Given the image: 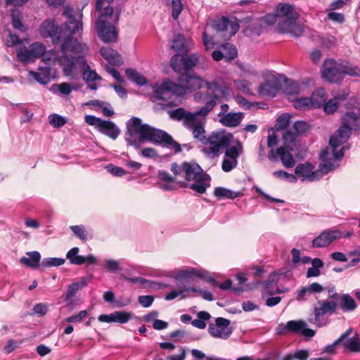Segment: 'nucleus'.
<instances>
[{
	"label": "nucleus",
	"mask_w": 360,
	"mask_h": 360,
	"mask_svg": "<svg viewBox=\"0 0 360 360\" xmlns=\"http://www.w3.org/2000/svg\"><path fill=\"white\" fill-rule=\"evenodd\" d=\"M323 290V287L319 283L314 282L311 284L302 287L296 292V300L298 301L306 300V296L309 293H319Z\"/></svg>",
	"instance_id": "28"
},
{
	"label": "nucleus",
	"mask_w": 360,
	"mask_h": 360,
	"mask_svg": "<svg viewBox=\"0 0 360 360\" xmlns=\"http://www.w3.org/2000/svg\"><path fill=\"white\" fill-rule=\"evenodd\" d=\"M79 251V248L75 247L70 249L67 255V259L70 260V263L76 265H81L85 262L89 264H94L96 262V257L93 255H89L87 257L78 255Z\"/></svg>",
	"instance_id": "22"
},
{
	"label": "nucleus",
	"mask_w": 360,
	"mask_h": 360,
	"mask_svg": "<svg viewBox=\"0 0 360 360\" xmlns=\"http://www.w3.org/2000/svg\"><path fill=\"white\" fill-rule=\"evenodd\" d=\"M198 61V53L174 55L171 58V66L175 72L186 75L197 65Z\"/></svg>",
	"instance_id": "12"
},
{
	"label": "nucleus",
	"mask_w": 360,
	"mask_h": 360,
	"mask_svg": "<svg viewBox=\"0 0 360 360\" xmlns=\"http://www.w3.org/2000/svg\"><path fill=\"white\" fill-rule=\"evenodd\" d=\"M319 306L315 307L314 309V323L320 326L321 321L323 320V316L326 314H333L335 312L338 308V304L333 300H319Z\"/></svg>",
	"instance_id": "17"
},
{
	"label": "nucleus",
	"mask_w": 360,
	"mask_h": 360,
	"mask_svg": "<svg viewBox=\"0 0 360 360\" xmlns=\"http://www.w3.org/2000/svg\"><path fill=\"white\" fill-rule=\"evenodd\" d=\"M276 13L278 17L283 18L278 22L277 29L279 32L290 34L295 37L302 34L304 29L302 25L297 22L299 14L293 6L289 4H279Z\"/></svg>",
	"instance_id": "5"
},
{
	"label": "nucleus",
	"mask_w": 360,
	"mask_h": 360,
	"mask_svg": "<svg viewBox=\"0 0 360 360\" xmlns=\"http://www.w3.org/2000/svg\"><path fill=\"white\" fill-rule=\"evenodd\" d=\"M311 101L312 108H320L326 101L328 96L326 90L319 87L316 89L309 97Z\"/></svg>",
	"instance_id": "31"
},
{
	"label": "nucleus",
	"mask_w": 360,
	"mask_h": 360,
	"mask_svg": "<svg viewBox=\"0 0 360 360\" xmlns=\"http://www.w3.org/2000/svg\"><path fill=\"white\" fill-rule=\"evenodd\" d=\"M12 25L14 29L18 30L21 32L25 31L24 25L22 22L20 14L18 12L13 11L12 12Z\"/></svg>",
	"instance_id": "50"
},
{
	"label": "nucleus",
	"mask_w": 360,
	"mask_h": 360,
	"mask_svg": "<svg viewBox=\"0 0 360 360\" xmlns=\"http://www.w3.org/2000/svg\"><path fill=\"white\" fill-rule=\"evenodd\" d=\"M172 17L174 20L178 19L180 13L182 11L183 6L181 4V0H172Z\"/></svg>",
	"instance_id": "58"
},
{
	"label": "nucleus",
	"mask_w": 360,
	"mask_h": 360,
	"mask_svg": "<svg viewBox=\"0 0 360 360\" xmlns=\"http://www.w3.org/2000/svg\"><path fill=\"white\" fill-rule=\"evenodd\" d=\"M184 86L174 84L170 81L163 82L155 90V97L159 100L171 99L173 96H182L186 94L187 88L186 84L182 82Z\"/></svg>",
	"instance_id": "13"
},
{
	"label": "nucleus",
	"mask_w": 360,
	"mask_h": 360,
	"mask_svg": "<svg viewBox=\"0 0 360 360\" xmlns=\"http://www.w3.org/2000/svg\"><path fill=\"white\" fill-rule=\"evenodd\" d=\"M329 155L328 149H323L320 153V158L323 162L319 165L317 169H315L314 165L310 162L301 163L295 167L296 175L299 177L314 179L323 178L325 174H327L340 165L339 163L333 162V158L329 157Z\"/></svg>",
	"instance_id": "6"
},
{
	"label": "nucleus",
	"mask_w": 360,
	"mask_h": 360,
	"mask_svg": "<svg viewBox=\"0 0 360 360\" xmlns=\"http://www.w3.org/2000/svg\"><path fill=\"white\" fill-rule=\"evenodd\" d=\"M342 297L340 305L343 311H352L356 308L355 300L349 295L342 294Z\"/></svg>",
	"instance_id": "39"
},
{
	"label": "nucleus",
	"mask_w": 360,
	"mask_h": 360,
	"mask_svg": "<svg viewBox=\"0 0 360 360\" xmlns=\"http://www.w3.org/2000/svg\"><path fill=\"white\" fill-rule=\"evenodd\" d=\"M226 148L225 155L229 158L237 160L238 157L243 152V146L239 141H236L235 145L227 146Z\"/></svg>",
	"instance_id": "40"
},
{
	"label": "nucleus",
	"mask_w": 360,
	"mask_h": 360,
	"mask_svg": "<svg viewBox=\"0 0 360 360\" xmlns=\"http://www.w3.org/2000/svg\"><path fill=\"white\" fill-rule=\"evenodd\" d=\"M288 148L281 146L276 149H270L268 153V159L276 162L281 160L285 168H291L295 165V160Z\"/></svg>",
	"instance_id": "16"
},
{
	"label": "nucleus",
	"mask_w": 360,
	"mask_h": 360,
	"mask_svg": "<svg viewBox=\"0 0 360 360\" xmlns=\"http://www.w3.org/2000/svg\"><path fill=\"white\" fill-rule=\"evenodd\" d=\"M180 80L185 82L188 90L195 91L202 88L206 89L205 92L198 91L194 94V98L196 101H204L209 94H215V92L220 93L224 98L230 96V90L226 86H221L216 82H206L198 76L186 74Z\"/></svg>",
	"instance_id": "4"
},
{
	"label": "nucleus",
	"mask_w": 360,
	"mask_h": 360,
	"mask_svg": "<svg viewBox=\"0 0 360 360\" xmlns=\"http://www.w3.org/2000/svg\"><path fill=\"white\" fill-rule=\"evenodd\" d=\"M92 104L94 105H97L102 108V112L106 117H111L114 114V111L112 108H108L107 106H103L104 103L99 101H91L86 103V105Z\"/></svg>",
	"instance_id": "55"
},
{
	"label": "nucleus",
	"mask_w": 360,
	"mask_h": 360,
	"mask_svg": "<svg viewBox=\"0 0 360 360\" xmlns=\"http://www.w3.org/2000/svg\"><path fill=\"white\" fill-rule=\"evenodd\" d=\"M125 73L127 77L134 83L139 86H144L147 84L146 78L141 73L137 72L136 70L132 68H127Z\"/></svg>",
	"instance_id": "36"
},
{
	"label": "nucleus",
	"mask_w": 360,
	"mask_h": 360,
	"mask_svg": "<svg viewBox=\"0 0 360 360\" xmlns=\"http://www.w3.org/2000/svg\"><path fill=\"white\" fill-rule=\"evenodd\" d=\"M359 76L360 69L349 63H339L333 59L326 60L322 68V76L330 83H339L344 77Z\"/></svg>",
	"instance_id": "7"
},
{
	"label": "nucleus",
	"mask_w": 360,
	"mask_h": 360,
	"mask_svg": "<svg viewBox=\"0 0 360 360\" xmlns=\"http://www.w3.org/2000/svg\"><path fill=\"white\" fill-rule=\"evenodd\" d=\"M353 333L352 328H348L344 333H342L339 338L335 340V345H342L345 349L347 348V344L349 342V338Z\"/></svg>",
	"instance_id": "51"
},
{
	"label": "nucleus",
	"mask_w": 360,
	"mask_h": 360,
	"mask_svg": "<svg viewBox=\"0 0 360 360\" xmlns=\"http://www.w3.org/2000/svg\"><path fill=\"white\" fill-rule=\"evenodd\" d=\"M342 237V232L338 229H327L322 231L311 242V247L316 248L328 246L333 241Z\"/></svg>",
	"instance_id": "18"
},
{
	"label": "nucleus",
	"mask_w": 360,
	"mask_h": 360,
	"mask_svg": "<svg viewBox=\"0 0 360 360\" xmlns=\"http://www.w3.org/2000/svg\"><path fill=\"white\" fill-rule=\"evenodd\" d=\"M207 272L198 270L195 268L191 267L189 269L181 270L177 275V279H183L185 283H191L194 277L200 278L206 282L210 283L213 286H218L223 290H231L234 292L240 293L243 292L242 287L232 288V281L227 279L221 283H219L213 277L206 276Z\"/></svg>",
	"instance_id": "9"
},
{
	"label": "nucleus",
	"mask_w": 360,
	"mask_h": 360,
	"mask_svg": "<svg viewBox=\"0 0 360 360\" xmlns=\"http://www.w3.org/2000/svg\"><path fill=\"white\" fill-rule=\"evenodd\" d=\"M214 194L218 200L225 198L234 199L238 197L243 196V192L242 191H233L224 187H217L214 189Z\"/></svg>",
	"instance_id": "32"
},
{
	"label": "nucleus",
	"mask_w": 360,
	"mask_h": 360,
	"mask_svg": "<svg viewBox=\"0 0 360 360\" xmlns=\"http://www.w3.org/2000/svg\"><path fill=\"white\" fill-rule=\"evenodd\" d=\"M352 134V128L349 126L342 124L338 129L331 135L329 140L330 148L329 157H331L332 162L339 163V161L344 155L345 146H342L349 139ZM325 149H328L326 148Z\"/></svg>",
	"instance_id": "8"
},
{
	"label": "nucleus",
	"mask_w": 360,
	"mask_h": 360,
	"mask_svg": "<svg viewBox=\"0 0 360 360\" xmlns=\"http://www.w3.org/2000/svg\"><path fill=\"white\" fill-rule=\"evenodd\" d=\"M346 349L352 352H360V338L356 332L349 339V342L347 344Z\"/></svg>",
	"instance_id": "45"
},
{
	"label": "nucleus",
	"mask_w": 360,
	"mask_h": 360,
	"mask_svg": "<svg viewBox=\"0 0 360 360\" xmlns=\"http://www.w3.org/2000/svg\"><path fill=\"white\" fill-rule=\"evenodd\" d=\"M84 120L88 124L94 126L97 129H98L103 121L101 118L90 115H86L84 117Z\"/></svg>",
	"instance_id": "64"
},
{
	"label": "nucleus",
	"mask_w": 360,
	"mask_h": 360,
	"mask_svg": "<svg viewBox=\"0 0 360 360\" xmlns=\"http://www.w3.org/2000/svg\"><path fill=\"white\" fill-rule=\"evenodd\" d=\"M29 75L32 76L36 81L41 84H46L50 80L49 72L47 70H44L41 72L30 70L29 71Z\"/></svg>",
	"instance_id": "44"
},
{
	"label": "nucleus",
	"mask_w": 360,
	"mask_h": 360,
	"mask_svg": "<svg viewBox=\"0 0 360 360\" xmlns=\"http://www.w3.org/2000/svg\"><path fill=\"white\" fill-rule=\"evenodd\" d=\"M244 117L243 112H229L224 115L219 122L226 127H235L238 126Z\"/></svg>",
	"instance_id": "27"
},
{
	"label": "nucleus",
	"mask_w": 360,
	"mask_h": 360,
	"mask_svg": "<svg viewBox=\"0 0 360 360\" xmlns=\"http://www.w3.org/2000/svg\"><path fill=\"white\" fill-rule=\"evenodd\" d=\"M224 50H228L227 53H225V58L229 60L236 58L238 56L237 49L231 44H226L222 46Z\"/></svg>",
	"instance_id": "56"
},
{
	"label": "nucleus",
	"mask_w": 360,
	"mask_h": 360,
	"mask_svg": "<svg viewBox=\"0 0 360 360\" xmlns=\"http://www.w3.org/2000/svg\"><path fill=\"white\" fill-rule=\"evenodd\" d=\"M79 288L80 284L79 283H73L69 285L65 294V300H70L76 295Z\"/></svg>",
	"instance_id": "57"
},
{
	"label": "nucleus",
	"mask_w": 360,
	"mask_h": 360,
	"mask_svg": "<svg viewBox=\"0 0 360 360\" xmlns=\"http://www.w3.org/2000/svg\"><path fill=\"white\" fill-rule=\"evenodd\" d=\"M46 52V46L39 42H34L29 47L20 46L17 49L18 60L24 63L34 62L37 58L44 56Z\"/></svg>",
	"instance_id": "11"
},
{
	"label": "nucleus",
	"mask_w": 360,
	"mask_h": 360,
	"mask_svg": "<svg viewBox=\"0 0 360 360\" xmlns=\"http://www.w3.org/2000/svg\"><path fill=\"white\" fill-rule=\"evenodd\" d=\"M98 130L113 140H115L120 134V129L110 120H103Z\"/></svg>",
	"instance_id": "26"
},
{
	"label": "nucleus",
	"mask_w": 360,
	"mask_h": 360,
	"mask_svg": "<svg viewBox=\"0 0 360 360\" xmlns=\"http://www.w3.org/2000/svg\"><path fill=\"white\" fill-rule=\"evenodd\" d=\"M169 116L172 120L180 121L184 120V125L186 127V125L191 124L193 122L195 117L192 112H187L183 108H179L169 112Z\"/></svg>",
	"instance_id": "25"
},
{
	"label": "nucleus",
	"mask_w": 360,
	"mask_h": 360,
	"mask_svg": "<svg viewBox=\"0 0 360 360\" xmlns=\"http://www.w3.org/2000/svg\"><path fill=\"white\" fill-rule=\"evenodd\" d=\"M70 228L77 238L82 240H87V232L83 226L74 225Z\"/></svg>",
	"instance_id": "54"
},
{
	"label": "nucleus",
	"mask_w": 360,
	"mask_h": 360,
	"mask_svg": "<svg viewBox=\"0 0 360 360\" xmlns=\"http://www.w3.org/2000/svg\"><path fill=\"white\" fill-rule=\"evenodd\" d=\"M279 89V84L276 80H266L259 88V94L264 96L274 97Z\"/></svg>",
	"instance_id": "30"
},
{
	"label": "nucleus",
	"mask_w": 360,
	"mask_h": 360,
	"mask_svg": "<svg viewBox=\"0 0 360 360\" xmlns=\"http://www.w3.org/2000/svg\"><path fill=\"white\" fill-rule=\"evenodd\" d=\"M29 257H23L20 259V262L28 267L40 268L41 255L37 251L27 252Z\"/></svg>",
	"instance_id": "34"
},
{
	"label": "nucleus",
	"mask_w": 360,
	"mask_h": 360,
	"mask_svg": "<svg viewBox=\"0 0 360 360\" xmlns=\"http://www.w3.org/2000/svg\"><path fill=\"white\" fill-rule=\"evenodd\" d=\"M297 137V134L291 128L285 130L283 134L284 147L292 150L296 146Z\"/></svg>",
	"instance_id": "37"
},
{
	"label": "nucleus",
	"mask_w": 360,
	"mask_h": 360,
	"mask_svg": "<svg viewBox=\"0 0 360 360\" xmlns=\"http://www.w3.org/2000/svg\"><path fill=\"white\" fill-rule=\"evenodd\" d=\"M87 50L81 53H69L62 56L60 58V63L63 66V73L65 76H71L75 70L79 69L83 70V79L86 83L101 80V77L94 70H91L86 62L84 54Z\"/></svg>",
	"instance_id": "3"
},
{
	"label": "nucleus",
	"mask_w": 360,
	"mask_h": 360,
	"mask_svg": "<svg viewBox=\"0 0 360 360\" xmlns=\"http://www.w3.org/2000/svg\"><path fill=\"white\" fill-rule=\"evenodd\" d=\"M65 262V259L57 257L44 258L40 264V269L44 270L51 266H58L63 265Z\"/></svg>",
	"instance_id": "42"
},
{
	"label": "nucleus",
	"mask_w": 360,
	"mask_h": 360,
	"mask_svg": "<svg viewBox=\"0 0 360 360\" xmlns=\"http://www.w3.org/2000/svg\"><path fill=\"white\" fill-rule=\"evenodd\" d=\"M233 138L231 134L224 131H214L207 138L205 144L209 146L205 147L203 151L212 156L217 155L221 149L229 145Z\"/></svg>",
	"instance_id": "10"
},
{
	"label": "nucleus",
	"mask_w": 360,
	"mask_h": 360,
	"mask_svg": "<svg viewBox=\"0 0 360 360\" xmlns=\"http://www.w3.org/2000/svg\"><path fill=\"white\" fill-rule=\"evenodd\" d=\"M186 127L192 131L195 139L199 140L202 143L205 144L207 137L205 135V130L204 124L198 117H195V116L193 122L191 124L186 125Z\"/></svg>",
	"instance_id": "24"
},
{
	"label": "nucleus",
	"mask_w": 360,
	"mask_h": 360,
	"mask_svg": "<svg viewBox=\"0 0 360 360\" xmlns=\"http://www.w3.org/2000/svg\"><path fill=\"white\" fill-rule=\"evenodd\" d=\"M312 266L307 269V278L317 277L320 276V269L324 265L323 262L319 258H314L311 261Z\"/></svg>",
	"instance_id": "38"
},
{
	"label": "nucleus",
	"mask_w": 360,
	"mask_h": 360,
	"mask_svg": "<svg viewBox=\"0 0 360 360\" xmlns=\"http://www.w3.org/2000/svg\"><path fill=\"white\" fill-rule=\"evenodd\" d=\"M284 329L308 338L314 336L316 333L315 330L308 328L307 323L302 320L289 321L287 322Z\"/></svg>",
	"instance_id": "21"
},
{
	"label": "nucleus",
	"mask_w": 360,
	"mask_h": 360,
	"mask_svg": "<svg viewBox=\"0 0 360 360\" xmlns=\"http://www.w3.org/2000/svg\"><path fill=\"white\" fill-rule=\"evenodd\" d=\"M297 135H304L309 130V124L306 122H295L291 128Z\"/></svg>",
	"instance_id": "46"
},
{
	"label": "nucleus",
	"mask_w": 360,
	"mask_h": 360,
	"mask_svg": "<svg viewBox=\"0 0 360 360\" xmlns=\"http://www.w3.org/2000/svg\"><path fill=\"white\" fill-rule=\"evenodd\" d=\"M185 180H210V176L205 173L200 165L195 162H183Z\"/></svg>",
	"instance_id": "19"
},
{
	"label": "nucleus",
	"mask_w": 360,
	"mask_h": 360,
	"mask_svg": "<svg viewBox=\"0 0 360 360\" xmlns=\"http://www.w3.org/2000/svg\"><path fill=\"white\" fill-rule=\"evenodd\" d=\"M125 140L131 146H137L146 141L173 150L175 153L181 151V145L166 131L143 123L142 120L133 117L127 122Z\"/></svg>",
	"instance_id": "2"
},
{
	"label": "nucleus",
	"mask_w": 360,
	"mask_h": 360,
	"mask_svg": "<svg viewBox=\"0 0 360 360\" xmlns=\"http://www.w3.org/2000/svg\"><path fill=\"white\" fill-rule=\"evenodd\" d=\"M98 37L104 43H113L117 41L118 32L115 27L106 19L99 18L96 23Z\"/></svg>",
	"instance_id": "14"
},
{
	"label": "nucleus",
	"mask_w": 360,
	"mask_h": 360,
	"mask_svg": "<svg viewBox=\"0 0 360 360\" xmlns=\"http://www.w3.org/2000/svg\"><path fill=\"white\" fill-rule=\"evenodd\" d=\"M58 91L63 95H69L72 90H77V88L74 86H71L70 84L63 82L59 84L55 85Z\"/></svg>",
	"instance_id": "60"
},
{
	"label": "nucleus",
	"mask_w": 360,
	"mask_h": 360,
	"mask_svg": "<svg viewBox=\"0 0 360 360\" xmlns=\"http://www.w3.org/2000/svg\"><path fill=\"white\" fill-rule=\"evenodd\" d=\"M277 281L278 278L276 274H270L268 279L264 283V292L263 294L272 295L275 293H280L281 291L277 286Z\"/></svg>",
	"instance_id": "33"
},
{
	"label": "nucleus",
	"mask_w": 360,
	"mask_h": 360,
	"mask_svg": "<svg viewBox=\"0 0 360 360\" xmlns=\"http://www.w3.org/2000/svg\"><path fill=\"white\" fill-rule=\"evenodd\" d=\"M49 123L53 127L59 128L66 123L65 119L57 114H52L49 117Z\"/></svg>",
	"instance_id": "52"
},
{
	"label": "nucleus",
	"mask_w": 360,
	"mask_h": 360,
	"mask_svg": "<svg viewBox=\"0 0 360 360\" xmlns=\"http://www.w3.org/2000/svg\"><path fill=\"white\" fill-rule=\"evenodd\" d=\"M63 15L67 21L59 27L53 20H44L39 27L40 34L44 38L51 37L55 44H60L62 56L84 52L87 45L75 38L82 32V14L76 13L73 8L66 7Z\"/></svg>",
	"instance_id": "1"
},
{
	"label": "nucleus",
	"mask_w": 360,
	"mask_h": 360,
	"mask_svg": "<svg viewBox=\"0 0 360 360\" xmlns=\"http://www.w3.org/2000/svg\"><path fill=\"white\" fill-rule=\"evenodd\" d=\"M300 86L299 84L293 80L287 81L285 88V94L288 95H296L300 93Z\"/></svg>",
	"instance_id": "49"
},
{
	"label": "nucleus",
	"mask_w": 360,
	"mask_h": 360,
	"mask_svg": "<svg viewBox=\"0 0 360 360\" xmlns=\"http://www.w3.org/2000/svg\"><path fill=\"white\" fill-rule=\"evenodd\" d=\"M155 186L165 191H172L179 188L188 187L186 181H156Z\"/></svg>",
	"instance_id": "35"
},
{
	"label": "nucleus",
	"mask_w": 360,
	"mask_h": 360,
	"mask_svg": "<svg viewBox=\"0 0 360 360\" xmlns=\"http://www.w3.org/2000/svg\"><path fill=\"white\" fill-rule=\"evenodd\" d=\"M230 324V320L223 317H218L215 319V323H210L209 325V333L214 338L226 339L233 332Z\"/></svg>",
	"instance_id": "15"
},
{
	"label": "nucleus",
	"mask_w": 360,
	"mask_h": 360,
	"mask_svg": "<svg viewBox=\"0 0 360 360\" xmlns=\"http://www.w3.org/2000/svg\"><path fill=\"white\" fill-rule=\"evenodd\" d=\"M87 316V311L86 310L80 311L77 314L72 315L69 316L65 319V322L68 323H75L80 322L82 319H84Z\"/></svg>",
	"instance_id": "62"
},
{
	"label": "nucleus",
	"mask_w": 360,
	"mask_h": 360,
	"mask_svg": "<svg viewBox=\"0 0 360 360\" xmlns=\"http://www.w3.org/2000/svg\"><path fill=\"white\" fill-rule=\"evenodd\" d=\"M213 27L217 32H226L229 37L235 35L239 29V25L236 18L233 20L226 17L217 20Z\"/></svg>",
	"instance_id": "20"
},
{
	"label": "nucleus",
	"mask_w": 360,
	"mask_h": 360,
	"mask_svg": "<svg viewBox=\"0 0 360 360\" xmlns=\"http://www.w3.org/2000/svg\"><path fill=\"white\" fill-rule=\"evenodd\" d=\"M205 181H196L194 184H192L191 185H188V187H190L191 189L197 191L198 193H204L206 191V188L210 186L209 184H205Z\"/></svg>",
	"instance_id": "61"
},
{
	"label": "nucleus",
	"mask_w": 360,
	"mask_h": 360,
	"mask_svg": "<svg viewBox=\"0 0 360 360\" xmlns=\"http://www.w3.org/2000/svg\"><path fill=\"white\" fill-rule=\"evenodd\" d=\"M360 124V118L354 112H347L343 117L342 124L352 127H358Z\"/></svg>",
	"instance_id": "41"
},
{
	"label": "nucleus",
	"mask_w": 360,
	"mask_h": 360,
	"mask_svg": "<svg viewBox=\"0 0 360 360\" xmlns=\"http://www.w3.org/2000/svg\"><path fill=\"white\" fill-rule=\"evenodd\" d=\"M237 165V160L233 158L224 159L222 162V169L226 172H230Z\"/></svg>",
	"instance_id": "63"
},
{
	"label": "nucleus",
	"mask_w": 360,
	"mask_h": 360,
	"mask_svg": "<svg viewBox=\"0 0 360 360\" xmlns=\"http://www.w3.org/2000/svg\"><path fill=\"white\" fill-rule=\"evenodd\" d=\"M188 291H190V287L184 286L181 287L179 290H172L165 295V299L169 301L175 299L179 295H181V299H185L186 295H184V293Z\"/></svg>",
	"instance_id": "47"
},
{
	"label": "nucleus",
	"mask_w": 360,
	"mask_h": 360,
	"mask_svg": "<svg viewBox=\"0 0 360 360\" xmlns=\"http://www.w3.org/2000/svg\"><path fill=\"white\" fill-rule=\"evenodd\" d=\"M114 317L115 322H117L120 323H125L131 317V313L117 311L114 312Z\"/></svg>",
	"instance_id": "53"
},
{
	"label": "nucleus",
	"mask_w": 360,
	"mask_h": 360,
	"mask_svg": "<svg viewBox=\"0 0 360 360\" xmlns=\"http://www.w3.org/2000/svg\"><path fill=\"white\" fill-rule=\"evenodd\" d=\"M172 49L177 53L176 55L187 53L189 51L188 41L183 34H177L174 38Z\"/></svg>",
	"instance_id": "29"
},
{
	"label": "nucleus",
	"mask_w": 360,
	"mask_h": 360,
	"mask_svg": "<svg viewBox=\"0 0 360 360\" xmlns=\"http://www.w3.org/2000/svg\"><path fill=\"white\" fill-rule=\"evenodd\" d=\"M338 105L339 102L334 97L333 98L330 99L328 102L326 101L322 107L323 108L324 112L326 114L330 115L337 110Z\"/></svg>",
	"instance_id": "48"
},
{
	"label": "nucleus",
	"mask_w": 360,
	"mask_h": 360,
	"mask_svg": "<svg viewBox=\"0 0 360 360\" xmlns=\"http://www.w3.org/2000/svg\"><path fill=\"white\" fill-rule=\"evenodd\" d=\"M220 97L223 96L219 92L209 94V96L206 97L207 98L203 101L205 103V105L201 107L196 112H192V114H194L195 117H198V116H206L217 105Z\"/></svg>",
	"instance_id": "23"
},
{
	"label": "nucleus",
	"mask_w": 360,
	"mask_h": 360,
	"mask_svg": "<svg viewBox=\"0 0 360 360\" xmlns=\"http://www.w3.org/2000/svg\"><path fill=\"white\" fill-rule=\"evenodd\" d=\"M293 106L300 110H306L311 108V101L309 97H300L294 100Z\"/></svg>",
	"instance_id": "43"
},
{
	"label": "nucleus",
	"mask_w": 360,
	"mask_h": 360,
	"mask_svg": "<svg viewBox=\"0 0 360 360\" xmlns=\"http://www.w3.org/2000/svg\"><path fill=\"white\" fill-rule=\"evenodd\" d=\"M108 172L112 174L115 176L122 177L125 174V171L123 168L117 167L112 164H109L105 167Z\"/></svg>",
	"instance_id": "59"
}]
</instances>
